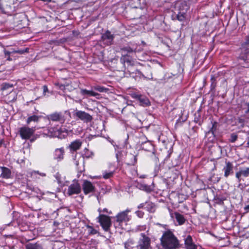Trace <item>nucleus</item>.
Wrapping results in <instances>:
<instances>
[{"instance_id":"nucleus-59","label":"nucleus","mask_w":249,"mask_h":249,"mask_svg":"<svg viewBox=\"0 0 249 249\" xmlns=\"http://www.w3.org/2000/svg\"><path fill=\"white\" fill-rule=\"evenodd\" d=\"M152 148V147H148V149H146V150H150Z\"/></svg>"},{"instance_id":"nucleus-7","label":"nucleus","mask_w":249,"mask_h":249,"mask_svg":"<svg viewBox=\"0 0 249 249\" xmlns=\"http://www.w3.org/2000/svg\"><path fill=\"white\" fill-rule=\"evenodd\" d=\"M35 131L34 128L24 126L20 128L19 132L22 139H28L33 135Z\"/></svg>"},{"instance_id":"nucleus-31","label":"nucleus","mask_w":249,"mask_h":249,"mask_svg":"<svg viewBox=\"0 0 249 249\" xmlns=\"http://www.w3.org/2000/svg\"><path fill=\"white\" fill-rule=\"evenodd\" d=\"M194 243L193 242V239L191 235H188L185 239V246H188L190 244Z\"/></svg>"},{"instance_id":"nucleus-43","label":"nucleus","mask_w":249,"mask_h":249,"mask_svg":"<svg viewBox=\"0 0 249 249\" xmlns=\"http://www.w3.org/2000/svg\"><path fill=\"white\" fill-rule=\"evenodd\" d=\"M137 215L140 217L142 218L143 216L144 213L141 211H138L136 212Z\"/></svg>"},{"instance_id":"nucleus-36","label":"nucleus","mask_w":249,"mask_h":249,"mask_svg":"<svg viewBox=\"0 0 249 249\" xmlns=\"http://www.w3.org/2000/svg\"><path fill=\"white\" fill-rule=\"evenodd\" d=\"M242 47L249 46V34L247 35L245 38V42L242 44Z\"/></svg>"},{"instance_id":"nucleus-6","label":"nucleus","mask_w":249,"mask_h":249,"mask_svg":"<svg viewBox=\"0 0 249 249\" xmlns=\"http://www.w3.org/2000/svg\"><path fill=\"white\" fill-rule=\"evenodd\" d=\"M131 210L127 209L124 211L118 213L116 216V222L120 225L123 222H128L131 218V216L128 215V213L130 212Z\"/></svg>"},{"instance_id":"nucleus-20","label":"nucleus","mask_w":249,"mask_h":249,"mask_svg":"<svg viewBox=\"0 0 249 249\" xmlns=\"http://www.w3.org/2000/svg\"><path fill=\"white\" fill-rule=\"evenodd\" d=\"M174 214L176 220L179 225H182L184 223L185 219L183 215L178 213H175Z\"/></svg>"},{"instance_id":"nucleus-53","label":"nucleus","mask_w":249,"mask_h":249,"mask_svg":"<svg viewBox=\"0 0 249 249\" xmlns=\"http://www.w3.org/2000/svg\"><path fill=\"white\" fill-rule=\"evenodd\" d=\"M137 176H139L140 178H144V176H142L141 175H140L139 174H138V172H136Z\"/></svg>"},{"instance_id":"nucleus-50","label":"nucleus","mask_w":249,"mask_h":249,"mask_svg":"<svg viewBox=\"0 0 249 249\" xmlns=\"http://www.w3.org/2000/svg\"><path fill=\"white\" fill-rule=\"evenodd\" d=\"M246 105L248 106V108L245 112L246 113H248L249 112V103H246Z\"/></svg>"},{"instance_id":"nucleus-48","label":"nucleus","mask_w":249,"mask_h":249,"mask_svg":"<svg viewBox=\"0 0 249 249\" xmlns=\"http://www.w3.org/2000/svg\"><path fill=\"white\" fill-rule=\"evenodd\" d=\"M98 211L100 213L102 212L107 213V210L106 208L104 209L103 210H101L100 209H99Z\"/></svg>"},{"instance_id":"nucleus-44","label":"nucleus","mask_w":249,"mask_h":249,"mask_svg":"<svg viewBox=\"0 0 249 249\" xmlns=\"http://www.w3.org/2000/svg\"><path fill=\"white\" fill-rule=\"evenodd\" d=\"M141 95H141V94L133 93L132 94V97L138 101V100L139 99V98L141 96Z\"/></svg>"},{"instance_id":"nucleus-52","label":"nucleus","mask_w":249,"mask_h":249,"mask_svg":"<svg viewBox=\"0 0 249 249\" xmlns=\"http://www.w3.org/2000/svg\"><path fill=\"white\" fill-rule=\"evenodd\" d=\"M231 172H225V176L227 177Z\"/></svg>"},{"instance_id":"nucleus-37","label":"nucleus","mask_w":249,"mask_h":249,"mask_svg":"<svg viewBox=\"0 0 249 249\" xmlns=\"http://www.w3.org/2000/svg\"><path fill=\"white\" fill-rule=\"evenodd\" d=\"M185 247L186 249H197L196 246L194 243L186 246Z\"/></svg>"},{"instance_id":"nucleus-40","label":"nucleus","mask_w":249,"mask_h":249,"mask_svg":"<svg viewBox=\"0 0 249 249\" xmlns=\"http://www.w3.org/2000/svg\"><path fill=\"white\" fill-rule=\"evenodd\" d=\"M237 135H236L234 134H232L231 136L230 141L231 142H235L237 140Z\"/></svg>"},{"instance_id":"nucleus-23","label":"nucleus","mask_w":249,"mask_h":249,"mask_svg":"<svg viewBox=\"0 0 249 249\" xmlns=\"http://www.w3.org/2000/svg\"><path fill=\"white\" fill-rule=\"evenodd\" d=\"M39 117L36 115H33L28 118L27 120V124H30L32 122H37L39 120Z\"/></svg>"},{"instance_id":"nucleus-46","label":"nucleus","mask_w":249,"mask_h":249,"mask_svg":"<svg viewBox=\"0 0 249 249\" xmlns=\"http://www.w3.org/2000/svg\"><path fill=\"white\" fill-rule=\"evenodd\" d=\"M43 89L44 93H45V92H46L48 91V87L46 85H44L43 86Z\"/></svg>"},{"instance_id":"nucleus-11","label":"nucleus","mask_w":249,"mask_h":249,"mask_svg":"<svg viewBox=\"0 0 249 249\" xmlns=\"http://www.w3.org/2000/svg\"><path fill=\"white\" fill-rule=\"evenodd\" d=\"M114 38V35L111 34L110 32H109V31H107L102 36V40L103 41H106V43L107 45H110L112 44Z\"/></svg>"},{"instance_id":"nucleus-30","label":"nucleus","mask_w":249,"mask_h":249,"mask_svg":"<svg viewBox=\"0 0 249 249\" xmlns=\"http://www.w3.org/2000/svg\"><path fill=\"white\" fill-rule=\"evenodd\" d=\"M211 89H215V88L216 87V79L214 76H213V75L211 76Z\"/></svg>"},{"instance_id":"nucleus-18","label":"nucleus","mask_w":249,"mask_h":249,"mask_svg":"<svg viewBox=\"0 0 249 249\" xmlns=\"http://www.w3.org/2000/svg\"><path fill=\"white\" fill-rule=\"evenodd\" d=\"M81 95L83 96H96L98 94L92 90H88L86 89H81L80 91Z\"/></svg>"},{"instance_id":"nucleus-15","label":"nucleus","mask_w":249,"mask_h":249,"mask_svg":"<svg viewBox=\"0 0 249 249\" xmlns=\"http://www.w3.org/2000/svg\"><path fill=\"white\" fill-rule=\"evenodd\" d=\"M83 189L84 193L88 194L94 190V187L90 182L85 180L83 184Z\"/></svg>"},{"instance_id":"nucleus-8","label":"nucleus","mask_w":249,"mask_h":249,"mask_svg":"<svg viewBox=\"0 0 249 249\" xmlns=\"http://www.w3.org/2000/svg\"><path fill=\"white\" fill-rule=\"evenodd\" d=\"M81 192V187L80 184L75 181L71 184L68 187V194L71 196L74 194H78Z\"/></svg>"},{"instance_id":"nucleus-22","label":"nucleus","mask_w":249,"mask_h":249,"mask_svg":"<svg viewBox=\"0 0 249 249\" xmlns=\"http://www.w3.org/2000/svg\"><path fill=\"white\" fill-rule=\"evenodd\" d=\"M145 204H146V209L148 212L150 213H153L155 212V205L154 203L150 202H146Z\"/></svg>"},{"instance_id":"nucleus-2","label":"nucleus","mask_w":249,"mask_h":249,"mask_svg":"<svg viewBox=\"0 0 249 249\" xmlns=\"http://www.w3.org/2000/svg\"><path fill=\"white\" fill-rule=\"evenodd\" d=\"M141 238H140L135 249H149L150 247V239L145 235L144 233L141 234Z\"/></svg>"},{"instance_id":"nucleus-1","label":"nucleus","mask_w":249,"mask_h":249,"mask_svg":"<svg viewBox=\"0 0 249 249\" xmlns=\"http://www.w3.org/2000/svg\"><path fill=\"white\" fill-rule=\"evenodd\" d=\"M160 241L164 249H176L179 245L178 240L170 231H166L163 233Z\"/></svg>"},{"instance_id":"nucleus-16","label":"nucleus","mask_w":249,"mask_h":249,"mask_svg":"<svg viewBox=\"0 0 249 249\" xmlns=\"http://www.w3.org/2000/svg\"><path fill=\"white\" fill-rule=\"evenodd\" d=\"M131 77L135 79V80H138V79H141L142 77L144 78H146L145 76L139 70H137L135 71V72H132L130 74Z\"/></svg>"},{"instance_id":"nucleus-4","label":"nucleus","mask_w":249,"mask_h":249,"mask_svg":"<svg viewBox=\"0 0 249 249\" xmlns=\"http://www.w3.org/2000/svg\"><path fill=\"white\" fill-rule=\"evenodd\" d=\"M238 61L239 64L244 68L249 67V48L244 50L240 53Z\"/></svg>"},{"instance_id":"nucleus-39","label":"nucleus","mask_w":249,"mask_h":249,"mask_svg":"<svg viewBox=\"0 0 249 249\" xmlns=\"http://www.w3.org/2000/svg\"><path fill=\"white\" fill-rule=\"evenodd\" d=\"M141 188L147 192H150L151 191L150 187L145 185H142Z\"/></svg>"},{"instance_id":"nucleus-38","label":"nucleus","mask_w":249,"mask_h":249,"mask_svg":"<svg viewBox=\"0 0 249 249\" xmlns=\"http://www.w3.org/2000/svg\"><path fill=\"white\" fill-rule=\"evenodd\" d=\"M113 175V172H107L103 175V178L105 179H107L110 178Z\"/></svg>"},{"instance_id":"nucleus-58","label":"nucleus","mask_w":249,"mask_h":249,"mask_svg":"<svg viewBox=\"0 0 249 249\" xmlns=\"http://www.w3.org/2000/svg\"><path fill=\"white\" fill-rule=\"evenodd\" d=\"M2 171H3V172H5V171H10V170L9 169H6V170H3Z\"/></svg>"},{"instance_id":"nucleus-9","label":"nucleus","mask_w":249,"mask_h":249,"mask_svg":"<svg viewBox=\"0 0 249 249\" xmlns=\"http://www.w3.org/2000/svg\"><path fill=\"white\" fill-rule=\"evenodd\" d=\"M65 150L63 147L56 148L53 153V158L57 162L62 161L64 158Z\"/></svg>"},{"instance_id":"nucleus-24","label":"nucleus","mask_w":249,"mask_h":249,"mask_svg":"<svg viewBox=\"0 0 249 249\" xmlns=\"http://www.w3.org/2000/svg\"><path fill=\"white\" fill-rule=\"evenodd\" d=\"M84 152L83 155L86 158H92L94 156L93 152L86 148H85Z\"/></svg>"},{"instance_id":"nucleus-10","label":"nucleus","mask_w":249,"mask_h":249,"mask_svg":"<svg viewBox=\"0 0 249 249\" xmlns=\"http://www.w3.org/2000/svg\"><path fill=\"white\" fill-rule=\"evenodd\" d=\"M75 115L80 120L86 123L91 121L92 119V117L90 115L83 111H77L75 112Z\"/></svg>"},{"instance_id":"nucleus-51","label":"nucleus","mask_w":249,"mask_h":249,"mask_svg":"<svg viewBox=\"0 0 249 249\" xmlns=\"http://www.w3.org/2000/svg\"><path fill=\"white\" fill-rule=\"evenodd\" d=\"M74 163L75 165L77 166L78 165V161L76 160L75 159H74Z\"/></svg>"},{"instance_id":"nucleus-32","label":"nucleus","mask_w":249,"mask_h":249,"mask_svg":"<svg viewBox=\"0 0 249 249\" xmlns=\"http://www.w3.org/2000/svg\"><path fill=\"white\" fill-rule=\"evenodd\" d=\"M93 89L96 90H97L100 92H106V90H107V89L105 88V87H102V86H94L93 87Z\"/></svg>"},{"instance_id":"nucleus-25","label":"nucleus","mask_w":249,"mask_h":249,"mask_svg":"<svg viewBox=\"0 0 249 249\" xmlns=\"http://www.w3.org/2000/svg\"><path fill=\"white\" fill-rule=\"evenodd\" d=\"M54 177L56 180L58 184H62L63 183L64 178L63 177L61 176L59 172H57L56 173V174L54 175Z\"/></svg>"},{"instance_id":"nucleus-47","label":"nucleus","mask_w":249,"mask_h":249,"mask_svg":"<svg viewBox=\"0 0 249 249\" xmlns=\"http://www.w3.org/2000/svg\"><path fill=\"white\" fill-rule=\"evenodd\" d=\"M244 210L246 213H248L249 212V205H247L244 207Z\"/></svg>"},{"instance_id":"nucleus-56","label":"nucleus","mask_w":249,"mask_h":249,"mask_svg":"<svg viewBox=\"0 0 249 249\" xmlns=\"http://www.w3.org/2000/svg\"><path fill=\"white\" fill-rule=\"evenodd\" d=\"M118 153H119V152L118 151V152L116 153V158H117V160H118Z\"/></svg>"},{"instance_id":"nucleus-45","label":"nucleus","mask_w":249,"mask_h":249,"mask_svg":"<svg viewBox=\"0 0 249 249\" xmlns=\"http://www.w3.org/2000/svg\"><path fill=\"white\" fill-rule=\"evenodd\" d=\"M237 122L239 124H241L242 125H244V124L245 123V120L243 118H238L237 119Z\"/></svg>"},{"instance_id":"nucleus-54","label":"nucleus","mask_w":249,"mask_h":249,"mask_svg":"<svg viewBox=\"0 0 249 249\" xmlns=\"http://www.w3.org/2000/svg\"><path fill=\"white\" fill-rule=\"evenodd\" d=\"M4 53H5V54L6 55H10V52H8V51H5Z\"/></svg>"},{"instance_id":"nucleus-21","label":"nucleus","mask_w":249,"mask_h":249,"mask_svg":"<svg viewBox=\"0 0 249 249\" xmlns=\"http://www.w3.org/2000/svg\"><path fill=\"white\" fill-rule=\"evenodd\" d=\"M26 249H43L42 246L37 244L29 243L25 246Z\"/></svg>"},{"instance_id":"nucleus-5","label":"nucleus","mask_w":249,"mask_h":249,"mask_svg":"<svg viewBox=\"0 0 249 249\" xmlns=\"http://www.w3.org/2000/svg\"><path fill=\"white\" fill-rule=\"evenodd\" d=\"M124 161L128 165H135L137 162V155L134 150L130 149L127 151Z\"/></svg>"},{"instance_id":"nucleus-42","label":"nucleus","mask_w":249,"mask_h":249,"mask_svg":"<svg viewBox=\"0 0 249 249\" xmlns=\"http://www.w3.org/2000/svg\"><path fill=\"white\" fill-rule=\"evenodd\" d=\"M32 176H35L36 177H37V175H40L41 176H45V174L43 173H40V172H32Z\"/></svg>"},{"instance_id":"nucleus-14","label":"nucleus","mask_w":249,"mask_h":249,"mask_svg":"<svg viewBox=\"0 0 249 249\" xmlns=\"http://www.w3.org/2000/svg\"><path fill=\"white\" fill-rule=\"evenodd\" d=\"M49 120L54 122H63L64 121V117L60 112H54L48 116Z\"/></svg>"},{"instance_id":"nucleus-19","label":"nucleus","mask_w":249,"mask_h":249,"mask_svg":"<svg viewBox=\"0 0 249 249\" xmlns=\"http://www.w3.org/2000/svg\"><path fill=\"white\" fill-rule=\"evenodd\" d=\"M141 106L147 107L150 105V103L148 99L144 96L141 95L138 100Z\"/></svg>"},{"instance_id":"nucleus-28","label":"nucleus","mask_w":249,"mask_h":249,"mask_svg":"<svg viewBox=\"0 0 249 249\" xmlns=\"http://www.w3.org/2000/svg\"><path fill=\"white\" fill-rule=\"evenodd\" d=\"M249 175V172H236V177L239 179V181H240V177H247Z\"/></svg>"},{"instance_id":"nucleus-41","label":"nucleus","mask_w":249,"mask_h":249,"mask_svg":"<svg viewBox=\"0 0 249 249\" xmlns=\"http://www.w3.org/2000/svg\"><path fill=\"white\" fill-rule=\"evenodd\" d=\"M28 50H29L28 48H26V49H23V50H22V49L18 50L16 52L18 53H19V54H23L25 52H28Z\"/></svg>"},{"instance_id":"nucleus-27","label":"nucleus","mask_w":249,"mask_h":249,"mask_svg":"<svg viewBox=\"0 0 249 249\" xmlns=\"http://www.w3.org/2000/svg\"><path fill=\"white\" fill-rule=\"evenodd\" d=\"M13 87V84L4 83H3L1 85V89L2 90H5L8 89L10 88H12Z\"/></svg>"},{"instance_id":"nucleus-17","label":"nucleus","mask_w":249,"mask_h":249,"mask_svg":"<svg viewBox=\"0 0 249 249\" xmlns=\"http://www.w3.org/2000/svg\"><path fill=\"white\" fill-rule=\"evenodd\" d=\"M222 163H225V164L224 167V171H231L233 169V163L227 161V160H223L222 161ZM234 164H236V163L234 162Z\"/></svg>"},{"instance_id":"nucleus-49","label":"nucleus","mask_w":249,"mask_h":249,"mask_svg":"<svg viewBox=\"0 0 249 249\" xmlns=\"http://www.w3.org/2000/svg\"><path fill=\"white\" fill-rule=\"evenodd\" d=\"M145 204V203H141L138 206V208L139 209L142 208L144 206Z\"/></svg>"},{"instance_id":"nucleus-57","label":"nucleus","mask_w":249,"mask_h":249,"mask_svg":"<svg viewBox=\"0 0 249 249\" xmlns=\"http://www.w3.org/2000/svg\"><path fill=\"white\" fill-rule=\"evenodd\" d=\"M239 171H243V170H240ZM244 171H249V167L246 170H244Z\"/></svg>"},{"instance_id":"nucleus-13","label":"nucleus","mask_w":249,"mask_h":249,"mask_svg":"<svg viewBox=\"0 0 249 249\" xmlns=\"http://www.w3.org/2000/svg\"><path fill=\"white\" fill-rule=\"evenodd\" d=\"M122 52L127 53H132L133 52H140L142 51L141 48L137 49V45L136 44H132L131 46H127L121 49Z\"/></svg>"},{"instance_id":"nucleus-35","label":"nucleus","mask_w":249,"mask_h":249,"mask_svg":"<svg viewBox=\"0 0 249 249\" xmlns=\"http://www.w3.org/2000/svg\"><path fill=\"white\" fill-rule=\"evenodd\" d=\"M0 176L4 178H10L11 176V172H1Z\"/></svg>"},{"instance_id":"nucleus-3","label":"nucleus","mask_w":249,"mask_h":249,"mask_svg":"<svg viewBox=\"0 0 249 249\" xmlns=\"http://www.w3.org/2000/svg\"><path fill=\"white\" fill-rule=\"evenodd\" d=\"M98 221L100 223L103 230L106 231L110 230V227L111 225V219L109 216L100 214L97 217Z\"/></svg>"},{"instance_id":"nucleus-12","label":"nucleus","mask_w":249,"mask_h":249,"mask_svg":"<svg viewBox=\"0 0 249 249\" xmlns=\"http://www.w3.org/2000/svg\"><path fill=\"white\" fill-rule=\"evenodd\" d=\"M82 144V141L79 139L75 140L71 142L68 146V148L71 151H76L81 148Z\"/></svg>"},{"instance_id":"nucleus-33","label":"nucleus","mask_w":249,"mask_h":249,"mask_svg":"<svg viewBox=\"0 0 249 249\" xmlns=\"http://www.w3.org/2000/svg\"><path fill=\"white\" fill-rule=\"evenodd\" d=\"M87 228L89 230V232L90 234H95L97 233V231L94 229L92 226H87Z\"/></svg>"},{"instance_id":"nucleus-55","label":"nucleus","mask_w":249,"mask_h":249,"mask_svg":"<svg viewBox=\"0 0 249 249\" xmlns=\"http://www.w3.org/2000/svg\"><path fill=\"white\" fill-rule=\"evenodd\" d=\"M93 178H101V177L100 176H94L93 177Z\"/></svg>"},{"instance_id":"nucleus-29","label":"nucleus","mask_w":249,"mask_h":249,"mask_svg":"<svg viewBox=\"0 0 249 249\" xmlns=\"http://www.w3.org/2000/svg\"><path fill=\"white\" fill-rule=\"evenodd\" d=\"M134 242L132 240L129 239L128 240L127 242H125L124 244V248L126 249H131V245H133Z\"/></svg>"},{"instance_id":"nucleus-34","label":"nucleus","mask_w":249,"mask_h":249,"mask_svg":"<svg viewBox=\"0 0 249 249\" xmlns=\"http://www.w3.org/2000/svg\"><path fill=\"white\" fill-rule=\"evenodd\" d=\"M107 140L114 146L116 151L119 149V146L113 140H111L110 138H108Z\"/></svg>"},{"instance_id":"nucleus-26","label":"nucleus","mask_w":249,"mask_h":249,"mask_svg":"<svg viewBox=\"0 0 249 249\" xmlns=\"http://www.w3.org/2000/svg\"><path fill=\"white\" fill-rule=\"evenodd\" d=\"M185 12H179L177 16V18L178 20L180 21H183L185 18Z\"/></svg>"},{"instance_id":"nucleus-60","label":"nucleus","mask_w":249,"mask_h":249,"mask_svg":"<svg viewBox=\"0 0 249 249\" xmlns=\"http://www.w3.org/2000/svg\"><path fill=\"white\" fill-rule=\"evenodd\" d=\"M2 8V6H1V5L0 4V9H1Z\"/></svg>"}]
</instances>
